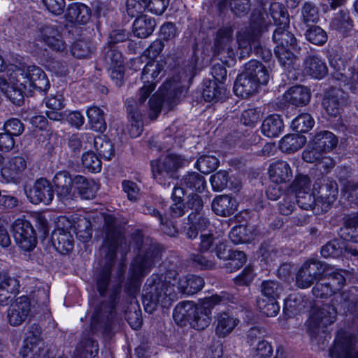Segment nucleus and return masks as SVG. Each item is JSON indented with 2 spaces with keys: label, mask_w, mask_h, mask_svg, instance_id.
<instances>
[{
  "label": "nucleus",
  "mask_w": 358,
  "mask_h": 358,
  "mask_svg": "<svg viewBox=\"0 0 358 358\" xmlns=\"http://www.w3.org/2000/svg\"><path fill=\"white\" fill-rule=\"evenodd\" d=\"M103 217L106 236L102 250L108 262H112L115 259L117 251L124 257L131 247L138 249V254L131 264L129 277L131 284L135 288L138 287L140 278L146 275L159 260V247L157 243H152L148 239L144 241L140 232L132 235V243L128 245L122 234V229L117 224L116 218L111 214H108Z\"/></svg>",
  "instance_id": "f257e3e1"
},
{
  "label": "nucleus",
  "mask_w": 358,
  "mask_h": 358,
  "mask_svg": "<svg viewBox=\"0 0 358 358\" xmlns=\"http://www.w3.org/2000/svg\"><path fill=\"white\" fill-rule=\"evenodd\" d=\"M0 90L19 104L24 94H29L35 90L47 92L50 87L48 78L44 71L36 65L10 64L5 65L0 56Z\"/></svg>",
  "instance_id": "f03ea898"
},
{
  "label": "nucleus",
  "mask_w": 358,
  "mask_h": 358,
  "mask_svg": "<svg viewBox=\"0 0 358 358\" xmlns=\"http://www.w3.org/2000/svg\"><path fill=\"white\" fill-rule=\"evenodd\" d=\"M177 278L164 280L162 278L148 279L145 284L143 294V303L146 311H153L157 306L163 308L169 307L172 302L177 299V292L175 290Z\"/></svg>",
  "instance_id": "7ed1b4c3"
},
{
  "label": "nucleus",
  "mask_w": 358,
  "mask_h": 358,
  "mask_svg": "<svg viewBox=\"0 0 358 358\" xmlns=\"http://www.w3.org/2000/svg\"><path fill=\"white\" fill-rule=\"evenodd\" d=\"M289 27V24L278 27L273 34V40L276 44L275 54L280 64L287 69H289L296 59L292 51L296 48V39L287 29Z\"/></svg>",
  "instance_id": "20e7f679"
},
{
  "label": "nucleus",
  "mask_w": 358,
  "mask_h": 358,
  "mask_svg": "<svg viewBox=\"0 0 358 358\" xmlns=\"http://www.w3.org/2000/svg\"><path fill=\"white\" fill-rule=\"evenodd\" d=\"M189 161L183 158L180 155L175 154H168L158 161L152 162V169L153 176L156 181L161 185L166 187L170 186L171 179L177 169L180 167L186 166Z\"/></svg>",
  "instance_id": "39448f33"
},
{
  "label": "nucleus",
  "mask_w": 358,
  "mask_h": 358,
  "mask_svg": "<svg viewBox=\"0 0 358 358\" xmlns=\"http://www.w3.org/2000/svg\"><path fill=\"white\" fill-rule=\"evenodd\" d=\"M234 298L229 297V294L222 296L213 295L206 299L205 302L199 306L194 305V310L190 319L191 326L197 330L206 329L211 320V306L217 304H227L229 302L234 303Z\"/></svg>",
  "instance_id": "423d86ee"
},
{
  "label": "nucleus",
  "mask_w": 358,
  "mask_h": 358,
  "mask_svg": "<svg viewBox=\"0 0 358 358\" xmlns=\"http://www.w3.org/2000/svg\"><path fill=\"white\" fill-rule=\"evenodd\" d=\"M181 78H173L166 80L153 94L149 101V107L151 111L150 116L152 119L156 118L161 112L162 104L165 99L168 101L174 99L182 93L184 90Z\"/></svg>",
  "instance_id": "0eeeda50"
},
{
  "label": "nucleus",
  "mask_w": 358,
  "mask_h": 358,
  "mask_svg": "<svg viewBox=\"0 0 358 358\" xmlns=\"http://www.w3.org/2000/svg\"><path fill=\"white\" fill-rule=\"evenodd\" d=\"M120 290L113 291L109 296L108 301L106 303L101 301V304L96 305L92 315L91 329L96 332L100 329L107 330L113 317L116 301Z\"/></svg>",
  "instance_id": "6e6552de"
},
{
  "label": "nucleus",
  "mask_w": 358,
  "mask_h": 358,
  "mask_svg": "<svg viewBox=\"0 0 358 358\" xmlns=\"http://www.w3.org/2000/svg\"><path fill=\"white\" fill-rule=\"evenodd\" d=\"M165 64L166 63L163 59H152L146 63L141 76L143 85L140 89L138 95L140 103H144L150 93L155 90L158 81V76L163 71Z\"/></svg>",
  "instance_id": "1a4fd4ad"
},
{
  "label": "nucleus",
  "mask_w": 358,
  "mask_h": 358,
  "mask_svg": "<svg viewBox=\"0 0 358 358\" xmlns=\"http://www.w3.org/2000/svg\"><path fill=\"white\" fill-rule=\"evenodd\" d=\"M336 315V310L331 305L324 304L321 308H313L307 321L308 327L315 334L325 333L327 327L335 322Z\"/></svg>",
  "instance_id": "9d476101"
},
{
  "label": "nucleus",
  "mask_w": 358,
  "mask_h": 358,
  "mask_svg": "<svg viewBox=\"0 0 358 358\" xmlns=\"http://www.w3.org/2000/svg\"><path fill=\"white\" fill-rule=\"evenodd\" d=\"M71 221L66 216H60L56 222V229L52 233V241L55 249L60 253H68L73 248L74 238Z\"/></svg>",
  "instance_id": "9b49d317"
},
{
  "label": "nucleus",
  "mask_w": 358,
  "mask_h": 358,
  "mask_svg": "<svg viewBox=\"0 0 358 358\" xmlns=\"http://www.w3.org/2000/svg\"><path fill=\"white\" fill-rule=\"evenodd\" d=\"M330 358H358V341L343 330L338 331Z\"/></svg>",
  "instance_id": "f8f14e48"
},
{
  "label": "nucleus",
  "mask_w": 358,
  "mask_h": 358,
  "mask_svg": "<svg viewBox=\"0 0 358 358\" xmlns=\"http://www.w3.org/2000/svg\"><path fill=\"white\" fill-rule=\"evenodd\" d=\"M310 181L307 176H297L292 189L295 193V199L299 206L304 210H312L318 206L316 194L310 192Z\"/></svg>",
  "instance_id": "ddd939ff"
},
{
  "label": "nucleus",
  "mask_w": 358,
  "mask_h": 358,
  "mask_svg": "<svg viewBox=\"0 0 358 358\" xmlns=\"http://www.w3.org/2000/svg\"><path fill=\"white\" fill-rule=\"evenodd\" d=\"M41 328L38 324H33L28 328L20 351L22 358H41L43 350L41 345Z\"/></svg>",
  "instance_id": "4468645a"
},
{
  "label": "nucleus",
  "mask_w": 358,
  "mask_h": 358,
  "mask_svg": "<svg viewBox=\"0 0 358 358\" xmlns=\"http://www.w3.org/2000/svg\"><path fill=\"white\" fill-rule=\"evenodd\" d=\"M325 271V264L321 262L310 259L305 262L296 275V285L301 288L309 287L315 280L321 279Z\"/></svg>",
  "instance_id": "2eb2a0df"
},
{
  "label": "nucleus",
  "mask_w": 358,
  "mask_h": 358,
  "mask_svg": "<svg viewBox=\"0 0 358 358\" xmlns=\"http://www.w3.org/2000/svg\"><path fill=\"white\" fill-rule=\"evenodd\" d=\"M233 30L231 27H223L218 30L215 42V53L220 56V59L227 63V59L234 60L237 50L231 45Z\"/></svg>",
  "instance_id": "dca6fc26"
},
{
  "label": "nucleus",
  "mask_w": 358,
  "mask_h": 358,
  "mask_svg": "<svg viewBox=\"0 0 358 358\" xmlns=\"http://www.w3.org/2000/svg\"><path fill=\"white\" fill-rule=\"evenodd\" d=\"M36 40L55 52H63L66 49V44L59 31L55 26L51 24H44L38 27Z\"/></svg>",
  "instance_id": "f3484780"
},
{
  "label": "nucleus",
  "mask_w": 358,
  "mask_h": 358,
  "mask_svg": "<svg viewBox=\"0 0 358 358\" xmlns=\"http://www.w3.org/2000/svg\"><path fill=\"white\" fill-rule=\"evenodd\" d=\"M214 253L219 259H229L226 264V268L229 272L238 270L246 262V255L243 252L239 250L227 251V245L220 237L216 241Z\"/></svg>",
  "instance_id": "a211bd4d"
},
{
  "label": "nucleus",
  "mask_w": 358,
  "mask_h": 358,
  "mask_svg": "<svg viewBox=\"0 0 358 358\" xmlns=\"http://www.w3.org/2000/svg\"><path fill=\"white\" fill-rule=\"evenodd\" d=\"M262 31V27L259 23L257 27H251L249 29L241 30L237 36V43L240 50V58H245L250 55L253 46L256 50L258 44L257 39Z\"/></svg>",
  "instance_id": "6ab92c4d"
},
{
  "label": "nucleus",
  "mask_w": 358,
  "mask_h": 358,
  "mask_svg": "<svg viewBox=\"0 0 358 358\" xmlns=\"http://www.w3.org/2000/svg\"><path fill=\"white\" fill-rule=\"evenodd\" d=\"M314 192L316 194L318 206L322 210H327L331 204L336 199L338 189L336 182L327 181L324 183L316 182L314 185Z\"/></svg>",
  "instance_id": "aec40b11"
},
{
  "label": "nucleus",
  "mask_w": 358,
  "mask_h": 358,
  "mask_svg": "<svg viewBox=\"0 0 358 358\" xmlns=\"http://www.w3.org/2000/svg\"><path fill=\"white\" fill-rule=\"evenodd\" d=\"M30 312V302L25 296L15 299L8 310L7 317L12 326L22 324L27 318Z\"/></svg>",
  "instance_id": "412c9836"
},
{
  "label": "nucleus",
  "mask_w": 358,
  "mask_h": 358,
  "mask_svg": "<svg viewBox=\"0 0 358 358\" xmlns=\"http://www.w3.org/2000/svg\"><path fill=\"white\" fill-rule=\"evenodd\" d=\"M53 185L59 199L67 204L74 198L72 192L73 179L70 174L66 171H60L54 176Z\"/></svg>",
  "instance_id": "4be33fe9"
},
{
  "label": "nucleus",
  "mask_w": 358,
  "mask_h": 358,
  "mask_svg": "<svg viewBox=\"0 0 358 358\" xmlns=\"http://www.w3.org/2000/svg\"><path fill=\"white\" fill-rule=\"evenodd\" d=\"M27 196L34 204L43 203L48 205L52 201L54 193L50 182L46 179L40 178L36 180Z\"/></svg>",
  "instance_id": "5701e85b"
},
{
  "label": "nucleus",
  "mask_w": 358,
  "mask_h": 358,
  "mask_svg": "<svg viewBox=\"0 0 358 358\" xmlns=\"http://www.w3.org/2000/svg\"><path fill=\"white\" fill-rule=\"evenodd\" d=\"M26 166L27 163L22 157L15 156L8 158L3 164L1 169V175L6 182H14Z\"/></svg>",
  "instance_id": "b1692460"
},
{
  "label": "nucleus",
  "mask_w": 358,
  "mask_h": 358,
  "mask_svg": "<svg viewBox=\"0 0 358 358\" xmlns=\"http://www.w3.org/2000/svg\"><path fill=\"white\" fill-rule=\"evenodd\" d=\"M19 280L7 273L0 271V304L7 305L12 295L19 292Z\"/></svg>",
  "instance_id": "393cba45"
},
{
  "label": "nucleus",
  "mask_w": 358,
  "mask_h": 358,
  "mask_svg": "<svg viewBox=\"0 0 358 358\" xmlns=\"http://www.w3.org/2000/svg\"><path fill=\"white\" fill-rule=\"evenodd\" d=\"M215 318V334L218 337L224 338L229 335L239 323V320L229 310H222Z\"/></svg>",
  "instance_id": "a878e982"
},
{
  "label": "nucleus",
  "mask_w": 358,
  "mask_h": 358,
  "mask_svg": "<svg viewBox=\"0 0 358 358\" xmlns=\"http://www.w3.org/2000/svg\"><path fill=\"white\" fill-rule=\"evenodd\" d=\"M268 175L270 179L277 184L289 182L293 176L289 164L283 160H278L269 165Z\"/></svg>",
  "instance_id": "bb28decb"
},
{
  "label": "nucleus",
  "mask_w": 358,
  "mask_h": 358,
  "mask_svg": "<svg viewBox=\"0 0 358 358\" xmlns=\"http://www.w3.org/2000/svg\"><path fill=\"white\" fill-rule=\"evenodd\" d=\"M142 104L138 102V99L133 103L128 100L126 102L129 116L132 120L130 128L129 129V134L132 138L139 136L143 130L141 116L143 110L141 109Z\"/></svg>",
  "instance_id": "cd10ccee"
},
{
  "label": "nucleus",
  "mask_w": 358,
  "mask_h": 358,
  "mask_svg": "<svg viewBox=\"0 0 358 358\" xmlns=\"http://www.w3.org/2000/svg\"><path fill=\"white\" fill-rule=\"evenodd\" d=\"M259 85L262 84L242 73L236 78L234 90L236 95L246 99L257 92Z\"/></svg>",
  "instance_id": "c85d7f7f"
},
{
  "label": "nucleus",
  "mask_w": 358,
  "mask_h": 358,
  "mask_svg": "<svg viewBox=\"0 0 358 358\" xmlns=\"http://www.w3.org/2000/svg\"><path fill=\"white\" fill-rule=\"evenodd\" d=\"M71 222L69 229L76 234L77 238L83 242H87L92 237V224L90 220L84 216L72 215L69 217Z\"/></svg>",
  "instance_id": "c756f323"
},
{
  "label": "nucleus",
  "mask_w": 358,
  "mask_h": 358,
  "mask_svg": "<svg viewBox=\"0 0 358 358\" xmlns=\"http://www.w3.org/2000/svg\"><path fill=\"white\" fill-rule=\"evenodd\" d=\"M237 206L236 200L229 195L217 196L212 202V209L215 213L223 217L234 214Z\"/></svg>",
  "instance_id": "7c9ffc66"
},
{
  "label": "nucleus",
  "mask_w": 358,
  "mask_h": 358,
  "mask_svg": "<svg viewBox=\"0 0 358 358\" xmlns=\"http://www.w3.org/2000/svg\"><path fill=\"white\" fill-rule=\"evenodd\" d=\"M286 102L296 106L306 105L310 99V93L308 88L296 85L290 87L284 94Z\"/></svg>",
  "instance_id": "2f4dec72"
},
{
  "label": "nucleus",
  "mask_w": 358,
  "mask_h": 358,
  "mask_svg": "<svg viewBox=\"0 0 358 358\" xmlns=\"http://www.w3.org/2000/svg\"><path fill=\"white\" fill-rule=\"evenodd\" d=\"M176 283L180 292L192 295L202 289L204 285V280L199 275H187L182 278L177 279Z\"/></svg>",
  "instance_id": "473e14b6"
},
{
  "label": "nucleus",
  "mask_w": 358,
  "mask_h": 358,
  "mask_svg": "<svg viewBox=\"0 0 358 358\" xmlns=\"http://www.w3.org/2000/svg\"><path fill=\"white\" fill-rule=\"evenodd\" d=\"M203 86V97L205 101L217 102L225 97L227 89L222 82L206 80Z\"/></svg>",
  "instance_id": "72a5a7b5"
},
{
  "label": "nucleus",
  "mask_w": 358,
  "mask_h": 358,
  "mask_svg": "<svg viewBox=\"0 0 358 358\" xmlns=\"http://www.w3.org/2000/svg\"><path fill=\"white\" fill-rule=\"evenodd\" d=\"M304 71L312 78L321 79L327 73V67L320 57L316 55H310L305 59Z\"/></svg>",
  "instance_id": "f704fd0d"
},
{
  "label": "nucleus",
  "mask_w": 358,
  "mask_h": 358,
  "mask_svg": "<svg viewBox=\"0 0 358 358\" xmlns=\"http://www.w3.org/2000/svg\"><path fill=\"white\" fill-rule=\"evenodd\" d=\"M90 17L88 7L80 3L71 4L65 14L66 20L72 23L85 24L90 20Z\"/></svg>",
  "instance_id": "c9c22d12"
},
{
  "label": "nucleus",
  "mask_w": 358,
  "mask_h": 358,
  "mask_svg": "<svg viewBox=\"0 0 358 358\" xmlns=\"http://www.w3.org/2000/svg\"><path fill=\"white\" fill-rule=\"evenodd\" d=\"M343 92L340 90H332L323 100L322 106L325 112L331 117L340 114Z\"/></svg>",
  "instance_id": "e433bc0d"
},
{
  "label": "nucleus",
  "mask_w": 358,
  "mask_h": 358,
  "mask_svg": "<svg viewBox=\"0 0 358 358\" xmlns=\"http://www.w3.org/2000/svg\"><path fill=\"white\" fill-rule=\"evenodd\" d=\"M262 85H266L269 80V74L266 68L257 60H250L245 65L243 72Z\"/></svg>",
  "instance_id": "4c0bfd02"
},
{
  "label": "nucleus",
  "mask_w": 358,
  "mask_h": 358,
  "mask_svg": "<svg viewBox=\"0 0 358 358\" xmlns=\"http://www.w3.org/2000/svg\"><path fill=\"white\" fill-rule=\"evenodd\" d=\"M262 134L268 138L278 136L282 131L284 124L280 116L276 114L268 116L262 124Z\"/></svg>",
  "instance_id": "58836bf2"
},
{
  "label": "nucleus",
  "mask_w": 358,
  "mask_h": 358,
  "mask_svg": "<svg viewBox=\"0 0 358 358\" xmlns=\"http://www.w3.org/2000/svg\"><path fill=\"white\" fill-rule=\"evenodd\" d=\"M348 273L345 271L328 268L325 264V271L323 278L329 284V287L334 293L340 291L345 284V275Z\"/></svg>",
  "instance_id": "ea45409f"
},
{
  "label": "nucleus",
  "mask_w": 358,
  "mask_h": 358,
  "mask_svg": "<svg viewBox=\"0 0 358 358\" xmlns=\"http://www.w3.org/2000/svg\"><path fill=\"white\" fill-rule=\"evenodd\" d=\"M74 180L78 194L82 199H92L95 197L99 187L94 180H87L82 176H77Z\"/></svg>",
  "instance_id": "a19ab883"
},
{
  "label": "nucleus",
  "mask_w": 358,
  "mask_h": 358,
  "mask_svg": "<svg viewBox=\"0 0 358 358\" xmlns=\"http://www.w3.org/2000/svg\"><path fill=\"white\" fill-rule=\"evenodd\" d=\"M155 25L153 18L147 15H141L134 22L133 31L138 38H146L153 32Z\"/></svg>",
  "instance_id": "79ce46f5"
},
{
  "label": "nucleus",
  "mask_w": 358,
  "mask_h": 358,
  "mask_svg": "<svg viewBox=\"0 0 358 358\" xmlns=\"http://www.w3.org/2000/svg\"><path fill=\"white\" fill-rule=\"evenodd\" d=\"M352 21L349 13L344 10H340L335 13L331 20L330 27L343 35L348 34L352 29Z\"/></svg>",
  "instance_id": "37998d69"
},
{
  "label": "nucleus",
  "mask_w": 358,
  "mask_h": 358,
  "mask_svg": "<svg viewBox=\"0 0 358 358\" xmlns=\"http://www.w3.org/2000/svg\"><path fill=\"white\" fill-rule=\"evenodd\" d=\"M306 139L299 134H287L279 143V148L283 152H294L305 145Z\"/></svg>",
  "instance_id": "c03bdc74"
},
{
  "label": "nucleus",
  "mask_w": 358,
  "mask_h": 358,
  "mask_svg": "<svg viewBox=\"0 0 358 358\" xmlns=\"http://www.w3.org/2000/svg\"><path fill=\"white\" fill-rule=\"evenodd\" d=\"M86 115L88 118L89 124L91 128L99 132H103L106 129V123L104 118L103 111L99 107H90Z\"/></svg>",
  "instance_id": "a18cd8bd"
},
{
  "label": "nucleus",
  "mask_w": 358,
  "mask_h": 358,
  "mask_svg": "<svg viewBox=\"0 0 358 358\" xmlns=\"http://www.w3.org/2000/svg\"><path fill=\"white\" fill-rule=\"evenodd\" d=\"M255 235L251 227L239 225L231 229L229 237L233 243L239 244L252 241Z\"/></svg>",
  "instance_id": "49530a36"
},
{
  "label": "nucleus",
  "mask_w": 358,
  "mask_h": 358,
  "mask_svg": "<svg viewBox=\"0 0 358 358\" xmlns=\"http://www.w3.org/2000/svg\"><path fill=\"white\" fill-rule=\"evenodd\" d=\"M313 141L317 148L322 151L333 149L338 143L336 136L329 131H321L317 133Z\"/></svg>",
  "instance_id": "de8ad7c7"
},
{
  "label": "nucleus",
  "mask_w": 358,
  "mask_h": 358,
  "mask_svg": "<svg viewBox=\"0 0 358 358\" xmlns=\"http://www.w3.org/2000/svg\"><path fill=\"white\" fill-rule=\"evenodd\" d=\"M194 304L192 302H182L178 303L173 312V317L176 323L183 325L186 322H190Z\"/></svg>",
  "instance_id": "09e8293b"
},
{
  "label": "nucleus",
  "mask_w": 358,
  "mask_h": 358,
  "mask_svg": "<svg viewBox=\"0 0 358 358\" xmlns=\"http://www.w3.org/2000/svg\"><path fill=\"white\" fill-rule=\"evenodd\" d=\"M94 136L90 134H77L72 135L69 140V146L74 152H80L92 147Z\"/></svg>",
  "instance_id": "8fccbe9b"
},
{
  "label": "nucleus",
  "mask_w": 358,
  "mask_h": 358,
  "mask_svg": "<svg viewBox=\"0 0 358 358\" xmlns=\"http://www.w3.org/2000/svg\"><path fill=\"white\" fill-rule=\"evenodd\" d=\"M262 297L273 301L278 300L283 292L281 285L275 280H264L260 285Z\"/></svg>",
  "instance_id": "3c124183"
},
{
  "label": "nucleus",
  "mask_w": 358,
  "mask_h": 358,
  "mask_svg": "<svg viewBox=\"0 0 358 358\" xmlns=\"http://www.w3.org/2000/svg\"><path fill=\"white\" fill-rule=\"evenodd\" d=\"M270 15L274 23L278 26H288L289 24V15L284 6L278 2H272L269 8Z\"/></svg>",
  "instance_id": "603ef678"
},
{
  "label": "nucleus",
  "mask_w": 358,
  "mask_h": 358,
  "mask_svg": "<svg viewBox=\"0 0 358 358\" xmlns=\"http://www.w3.org/2000/svg\"><path fill=\"white\" fill-rule=\"evenodd\" d=\"M221 236V232H211L208 233L203 231L200 234V242L199 244V251L200 252H210L213 253L215 252V245L216 241H218Z\"/></svg>",
  "instance_id": "864d4df0"
},
{
  "label": "nucleus",
  "mask_w": 358,
  "mask_h": 358,
  "mask_svg": "<svg viewBox=\"0 0 358 358\" xmlns=\"http://www.w3.org/2000/svg\"><path fill=\"white\" fill-rule=\"evenodd\" d=\"M182 181V183L187 187L199 192L204 189L206 185L203 176L196 172L188 173L185 175Z\"/></svg>",
  "instance_id": "5fc2aeb1"
},
{
  "label": "nucleus",
  "mask_w": 358,
  "mask_h": 358,
  "mask_svg": "<svg viewBox=\"0 0 358 358\" xmlns=\"http://www.w3.org/2000/svg\"><path fill=\"white\" fill-rule=\"evenodd\" d=\"M314 124V119L310 114L301 113L292 120V127L298 133H305L311 129Z\"/></svg>",
  "instance_id": "6e6d98bb"
},
{
  "label": "nucleus",
  "mask_w": 358,
  "mask_h": 358,
  "mask_svg": "<svg viewBox=\"0 0 358 358\" xmlns=\"http://www.w3.org/2000/svg\"><path fill=\"white\" fill-rule=\"evenodd\" d=\"M257 306L259 311L267 317H275L280 311V306L277 300H270L259 297L257 299Z\"/></svg>",
  "instance_id": "4d7b16f0"
},
{
  "label": "nucleus",
  "mask_w": 358,
  "mask_h": 358,
  "mask_svg": "<svg viewBox=\"0 0 358 358\" xmlns=\"http://www.w3.org/2000/svg\"><path fill=\"white\" fill-rule=\"evenodd\" d=\"M301 20L304 23H317L320 18L318 8L314 3L305 2L301 9Z\"/></svg>",
  "instance_id": "13d9d810"
},
{
  "label": "nucleus",
  "mask_w": 358,
  "mask_h": 358,
  "mask_svg": "<svg viewBox=\"0 0 358 358\" xmlns=\"http://www.w3.org/2000/svg\"><path fill=\"white\" fill-rule=\"evenodd\" d=\"M81 162L83 167L90 172L99 173L101 170V161L100 158L92 151L84 152L81 157Z\"/></svg>",
  "instance_id": "bf43d9fd"
},
{
  "label": "nucleus",
  "mask_w": 358,
  "mask_h": 358,
  "mask_svg": "<svg viewBox=\"0 0 358 358\" xmlns=\"http://www.w3.org/2000/svg\"><path fill=\"white\" fill-rule=\"evenodd\" d=\"M93 144L99 154L106 159H110L115 154L114 146L108 139L101 136L94 137Z\"/></svg>",
  "instance_id": "052dcab7"
},
{
  "label": "nucleus",
  "mask_w": 358,
  "mask_h": 358,
  "mask_svg": "<svg viewBox=\"0 0 358 358\" xmlns=\"http://www.w3.org/2000/svg\"><path fill=\"white\" fill-rule=\"evenodd\" d=\"M305 36L308 41L317 45H322L328 38L327 32L319 26L309 27L306 30Z\"/></svg>",
  "instance_id": "680f3d73"
},
{
  "label": "nucleus",
  "mask_w": 358,
  "mask_h": 358,
  "mask_svg": "<svg viewBox=\"0 0 358 358\" xmlns=\"http://www.w3.org/2000/svg\"><path fill=\"white\" fill-rule=\"evenodd\" d=\"M27 230V235H19V233H17V234L13 235V238L16 244L22 250L24 251H31L36 247V238L35 233L31 232L29 229Z\"/></svg>",
  "instance_id": "e2e57ef3"
},
{
  "label": "nucleus",
  "mask_w": 358,
  "mask_h": 358,
  "mask_svg": "<svg viewBox=\"0 0 358 358\" xmlns=\"http://www.w3.org/2000/svg\"><path fill=\"white\" fill-rule=\"evenodd\" d=\"M189 219L192 222H193V225H196L198 228V230L200 231V234L203 231H207L208 233L215 231L217 223H211L208 219L203 215H196L192 213L189 215Z\"/></svg>",
  "instance_id": "0e129e2a"
},
{
  "label": "nucleus",
  "mask_w": 358,
  "mask_h": 358,
  "mask_svg": "<svg viewBox=\"0 0 358 358\" xmlns=\"http://www.w3.org/2000/svg\"><path fill=\"white\" fill-rule=\"evenodd\" d=\"M273 353L271 344L265 340H259L250 348V354L257 358H269Z\"/></svg>",
  "instance_id": "69168bd1"
},
{
  "label": "nucleus",
  "mask_w": 358,
  "mask_h": 358,
  "mask_svg": "<svg viewBox=\"0 0 358 358\" xmlns=\"http://www.w3.org/2000/svg\"><path fill=\"white\" fill-rule=\"evenodd\" d=\"M148 5V0H127L126 11L131 17H139Z\"/></svg>",
  "instance_id": "338daca9"
},
{
  "label": "nucleus",
  "mask_w": 358,
  "mask_h": 358,
  "mask_svg": "<svg viewBox=\"0 0 358 358\" xmlns=\"http://www.w3.org/2000/svg\"><path fill=\"white\" fill-rule=\"evenodd\" d=\"M196 164L201 173H209L217 168L219 160L214 156L205 155L197 160Z\"/></svg>",
  "instance_id": "774afa93"
}]
</instances>
